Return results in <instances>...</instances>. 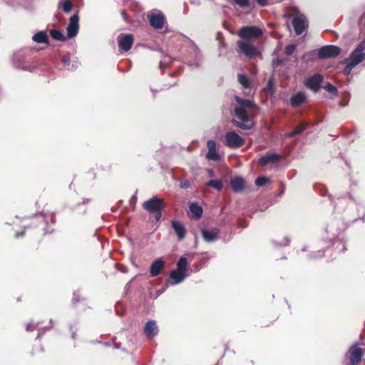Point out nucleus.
Listing matches in <instances>:
<instances>
[{"label": "nucleus", "mask_w": 365, "mask_h": 365, "mask_svg": "<svg viewBox=\"0 0 365 365\" xmlns=\"http://www.w3.org/2000/svg\"><path fill=\"white\" fill-rule=\"evenodd\" d=\"M235 101L239 104V107H236L234 109L235 115L236 118L240 119L241 121L232 119L231 123L237 128L243 130H250L255 125L254 122L250 119L247 108H255L257 109L258 107L249 99H242L239 96L235 97Z\"/></svg>", "instance_id": "1"}, {"label": "nucleus", "mask_w": 365, "mask_h": 365, "mask_svg": "<svg viewBox=\"0 0 365 365\" xmlns=\"http://www.w3.org/2000/svg\"><path fill=\"white\" fill-rule=\"evenodd\" d=\"M48 220L52 223H54L53 217L49 215H36L30 222L28 226L24 227V230L21 232H16L15 237L19 238L24 237L26 230H31L34 228H38L39 232L42 235H45L47 232H50V230L48 227Z\"/></svg>", "instance_id": "2"}, {"label": "nucleus", "mask_w": 365, "mask_h": 365, "mask_svg": "<svg viewBox=\"0 0 365 365\" xmlns=\"http://www.w3.org/2000/svg\"><path fill=\"white\" fill-rule=\"evenodd\" d=\"M142 206L149 213L154 214L155 221L158 222L162 217V210L165 207V203L163 198L153 196L144 202Z\"/></svg>", "instance_id": "3"}, {"label": "nucleus", "mask_w": 365, "mask_h": 365, "mask_svg": "<svg viewBox=\"0 0 365 365\" xmlns=\"http://www.w3.org/2000/svg\"><path fill=\"white\" fill-rule=\"evenodd\" d=\"M262 30L255 26H243L237 33L239 37L246 41L259 38L262 36Z\"/></svg>", "instance_id": "4"}, {"label": "nucleus", "mask_w": 365, "mask_h": 365, "mask_svg": "<svg viewBox=\"0 0 365 365\" xmlns=\"http://www.w3.org/2000/svg\"><path fill=\"white\" fill-rule=\"evenodd\" d=\"M225 145L230 148H239L244 145L245 140L235 131H230L225 135Z\"/></svg>", "instance_id": "5"}, {"label": "nucleus", "mask_w": 365, "mask_h": 365, "mask_svg": "<svg viewBox=\"0 0 365 365\" xmlns=\"http://www.w3.org/2000/svg\"><path fill=\"white\" fill-rule=\"evenodd\" d=\"M364 49L365 44L364 42H361L351 53L349 58L346 59L345 61H349L354 66L361 63L365 59V53L364 52Z\"/></svg>", "instance_id": "6"}, {"label": "nucleus", "mask_w": 365, "mask_h": 365, "mask_svg": "<svg viewBox=\"0 0 365 365\" xmlns=\"http://www.w3.org/2000/svg\"><path fill=\"white\" fill-rule=\"evenodd\" d=\"M237 45L240 51L249 58H255L260 54L257 48L250 42L238 41Z\"/></svg>", "instance_id": "7"}, {"label": "nucleus", "mask_w": 365, "mask_h": 365, "mask_svg": "<svg viewBox=\"0 0 365 365\" xmlns=\"http://www.w3.org/2000/svg\"><path fill=\"white\" fill-rule=\"evenodd\" d=\"M341 53V48L335 45H327L321 47L318 51L319 59H327L338 56Z\"/></svg>", "instance_id": "8"}, {"label": "nucleus", "mask_w": 365, "mask_h": 365, "mask_svg": "<svg viewBox=\"0 0 365 365\" xmlns=\"http://www.w3.org/2000/svg\"><path fill=\"white\" fill-rule=\"evenodd\" d=\"M66 30L68 38H73L78 34L79 31V16L77 14L70 17Z\"/></svg>", "instance_id": "9"}, {"label": "nucleus", "mask_w": 365, "mask_h": 365, "mask_svg": "<svg viewBox=\"0 0 365 365\" xmlns=\"http://www.w3.org/2000/svg\"><path fill=\"white\" fill-rule=\"evenodd\" d=\"M323 79L324 78L322 75L319 73H315L307 78L305 83V86L307 88L312 90V91L318 92L321 88Z\"/></svg>", "instance_id": "10"}, {"label": "nucleus", "mask_w": 365, "mask_h": 365, "mask_svg": "<svg viewBox=\"0 0 365 365\" xmlns=\"http://www.w3.org/2000/svg\"><path fill=\"white\" fill-rule=\"evenodd\" d=\"M148 19L150 26L154 29H161L163 28L165 22V16L163 13L151 14L148 16Z\"/></svg>", "instance_id": "11"}, {"label": "nucleus", "mask_w": 365, "mask_h": 365, "mask_svg": "<svg viewBox=\"0 0 365 365\" xmlns=\"http://www.w3.org/2000/svg\"><path fill=\"white\" fill-rule=\"evenodd\" d=\"M133 36L131 34H121L118 38L119 49L128 51L133 44Z\"/></svg>", "instance_id": "12"}, {"label": "nucleus", "mask_w": 365, "mask_h": 365, "mask_svg": "<svg viewBox=\"0 0 365 365\" xmlns=\"http://www.w3.org/2000/svg\"><path fill=\"white\" fill-rule=\"evenodd\" d=\"M143 332L148 339H153L158 333V328L155 320H148L145 324Z\"/></svg>", "instance_id": "13"}, {"label": "nucleus", "mask_w": 365, "mask_h": 365, "mask_svg": "<svg viewBox=\"0 0 365 365\" xmlns=\"http://www.w3.org/2000/svg\"><path fill=\"white\" fill-rule=\"evenodd\" d=\"M207 147L208 152L206 154V158L212 160H220L221 158L216 150V143L212 140H209L207 142Z\"/></svg>", "instance_id": "14"}, {"label": "nucleus", "mask_w": 365, "mask_h": 365, "mask_svg": "<svg viewBox=\"0 0 365 365\" xmlns=\"http://www.w3.org/2000/svg\"><path fill=\"white\" fill-rule=\"evenodd\" d=\"M292 23L297 35H301L307 27V24L301 16L294 17Z\"/></svg>", "instance_id": "15"}, {"label": "nucleus", "mask_w": 365, "mask_h": 365, "mask_svg": "<svg viewBox=\"0 0 365 365\" xmlns=\"http://www.w3.org/2000/svg\"><path fill=\"white\" fill-rule=\"evenodd\" d=\"M305 103H307V96L303 92H298L292 95L289 100L290 106L295 108H299Z\"/></svg>", "instance_id": "16"}, {"label": "nucleus", "mask_w": 365, "mask_h": 365, "mask_svg": "<svg viewBox=\"0 0 365 365\" xmlns=\"http://www.w3.org/2000/svg\"><path fill=\"white\" fill-rule=\"evenodd\" d=\"M165 267V262L162 259H155L150 267V274L151 277L158 276Z\"/></svg>", "instance_id": "17"}, {"label": "nucleus", "mask_w": 365, "mask_h": 365, "mask_svg": "<svg viewBox=\"0 0 365 365\" xmlns=\"http://www.w3.org/2000/svg\"><path fill=\"white\" fill-rule=\"evenodd\" d=\"M171 225L175 232L178 235V240H183L185 237L187 232L184 225L178 220H173Z\"/></svg>", "instance_id": "18"}, {"label": "nucleus", "mask_w": 365, "mask_h": 365, "mask_svg": "<svg viewBox=\"0 0 365 365\" xmlns=\"http://www.w3.org/2000/svg\"><path fill=\"white\" fill-rule=\"evenodd\" d=\"M281 158V156L277 153H271L267 154L266 155L262 156L259 160L258 163L261 166L267 165L269 163H274L278 162Z\"/></svg>", "instance_id": "19"}, {"label": "nucleus", "mask_w": 365, "mask_h": 365, "mask_svg": "<svg viewBox=\"0 0 365 365\" xmlns=\"http://www.w3.org/2000/svg\"><path fill=\"white\" fill-rule=\"evenodd\" d=\"M245 181L242 177H235L230 181V186L233 192H241L245 189Z\"/></svg>", "instance_id": "20"}, {"label": "nucleus", "mask_w": 365, "mask_h": 365, "mask_svg": "<svg viewBox=\"0 0 365 365\" xmlns=\"http://www.w3.org/2000/svg\"><path fill=\"white\" fill-rule=\"evenodd\" d=\"M219 232L220 231L217 228H213L212 230L203 229L201 230V234L205 241L210 242L217 238Z\"/></svg>", "instance_id": "21"}, {"label": "nucleus", "mask_w": 365, "mask_h": 365, "mask_svg": "<svg viewBox=\"0 0 365 365\" xmlns=\"http://www.w3.org/2000/svg\"><path fill=\"white\" fill-rule=\"evenodd\" d=\"M363 351L359 347L354 348L350 351L349 360L351 364H358L362 358Z\"/></svg>", "instance_id": "22"}, {"label": "nucleus", "mask_w": 365, "mask_h": 365, "mask_svg": "<svg viewBox=\"0 0 365 365\" xmlns=\"http://www.w3.org/2000/svg\"><path fill=\"white\" fill-rule=\"evenodd\" d=\"M186 277V274L180 272L177 269H174L170 272L169 280L173 281V284L180 283Z\"/></svg>", "instance_id": "23"}, {"label": "nucleus", "mask_w": 365, "mask_h": 365, "mask_svg": "<svg viewBox=\"0 0 365 365\" xmlns=\"http://www.w3.org/2000/svg\"><path fill=\"white\" fill-rule=\"evenodd\" d=\"M190 211L192 213V217L197 220L201 218L203 213L202 207L197 203L195 202L190 204Z\"/></svg>", "instance_id": "24"}, {"label": "nucleus", "mask_w": 365, "mask_h": 365, "mask_svg": "<svg viewBox=\"0 0 365 365\" xmlns=\"http://www.w3.org/2000/svg\"><path fill=\"white\" fill-rule=\"evenodd\" d=\"M32 40L36 43L48 44V37L46 32L43 31L36 33L33 36Z\"/></svg>", "instance_id": "25"}, {"label": "nucleus", "mask_w": 365, "mask_h": 365, "mask_svg": "<svg viewBox=\"0 0 365 365\" xmlns=\"http://www.w3.org/2000/svg\"><path fill=\"white\" fill-rule=\"evenodd\" d=\"M237 81L244 88H250L252 85V81L245 74L239 73Z\"/></svg>", "instance_id": "26"}, {"label": "nucleus", "mask_w": 365, "mask_h": 365, "mask_svg": "<svg viewBox=\"0 0 365 365\" xmlns=\"http://www.w3.org/2000/svg\"><path fill=\"white\" fill-rule=\"evenodd\" d=\"M308 125H309V123H302L297 125L295 127V128L293 130V131H292L287 134V137L293 138L295 135L301 134L304 130L307 129Z\"/></svg>", "instance_id": "27"}, {"label": "nucleus", "mask_w": 365, "mask_h": 365, "mask_svg": "<svg viewBox=\"0 0 365 365\" xmlns=\"http://www.w3.org/2000/svg\"><path fill=\"white\" fill-rule=\"evenodd\" d=\"M91 201V199L84 200L82 202L78 203L73 207V210L78 214H84L87 210V204Z\"/></svg>", "instance_id": "28"}, {"label": "nucleus", "mask_w": 365, "mask_h": 365, "mask_svg": "<svg viewBox=\"0 0 365 365\" xmlns=\"http://www.w3.org/2000/svg\"><path fill=\"white\" fill-rule=\"evenodd\" d=\"M187 267L188 264L187 259L184 257H181L177 262L176 269L186 274V272L187 271Z\"/></svg>", "instance_id": "29"}, {"label": "nucleus", "mask_w": 365, "mask_h": 365, "mask_svg": "<svg viewBox=\"0 0 365 365\" xmlns=\"http://www.w3.org/2000/svg\"><path fill=\"white\" fill-rule=\"evenodd\" d=\"M51 36L54 39L60 41H65L67 36H65L60 31L56 29H51L49 31Z\"/></svg>", "instance_id": "30"}, {"label": "nucleus", "mask_w": 365, "mask_h": 365, "mask_svg": "<svg viewBox=\"0 0 365 365\" xmlns=\"http://www.w3.org/2000/svg\"><path fill=\"white\" fill-rule=\"evenodd\" d=\"M206 185L212 187L217 191H221L223 187L222 182L220 180H210L206 183Z\"/></svg>", "instance_id": "31"}, {"label": "nucleus", "mask_w": 365, "mask_h": 365, "mask_svg": "<svg viewBox=\"0 0 365 365\" xmlns=\"http://www.w3.org/2000/svg\"><path fill=\"white\" fill-rule=\"evenodd\" d=\"M269 182H270L269 178L264 177V176H262V177H259V178H256L255 182V185L257 187H263Z\"/></svg>", "instance_id": "32"}, {"label": "nucleus", "mask_w": 365, "mask_h": 365, "mask_svg": "<svg viewBox=\"0 0 365 365\" xmlns=\"http://www.w3.org/2000/svg\"><path fill=\"white\" fill-rule=\"evenodd\" d=\"M73 6V3L70 0H65L62 3L61 9L64 12L68 13L71 11Z\"/></svg>", "instance_id": "33"}, {"label": "nucleus", "mask_w": 365, "mask_h": 365, "mask_svg": "<svg viewBox=\"0 0 365 365\" xmlns=\"http://www.w3.org/2000/svg\"><path fill=\"white\" fill-rule=\"evenodd\" d=\"M314 57L315 51H311L309 52L304 53L302 57V60L304 62H309L310 61H313Z\"/></svg>", "instance_id": "34"}, {"label": "nucleus", "mask_w": 365, "mask_h": 365, "mask_svg": "<svg viewBox=\"0 0 365 365\" xmlns=\"http://www.w3.org/2000/svg\"><path fill=\"white\" fill-rule=\"evenodd\" d=\"M324 89L328 91L329 93L333 94L334 96H337L338 95V91H337V88L333 86L332 84L328 83L325 86H324Z\"/></svg>", "instance_id": "35"}, {"label": "nucleus", "mask_w": 365, "mask_h": 365, "mask_svg": "<svg viewBox=\"0 0 365 365\" xmlns=\"http://www.w3.org/2000/svg\"><path fill=\"white\" fill-rule=\"evenodd\" d=\"M285 61H286L285 58H277L273 59L272 62L273 68H278L279 66L282 65Z\"/></svg>", "instance_id": "36"}, {"label": "nucleus", "mask_w": 365, "mask_h": 365, "mask_svg": "<svg viewBox=\"0 0 365 365\" xmlns=\"http://www.w3.org/2000/svg\"><path fill=\"white\" fill-rule=\"evenodd\" d=\"M296 50V46L294 44H289L285 47L284 52L286 55L291 56Z\"/></svg>", "instance_id": "37"}, {"label": "nucleus", "mask_w": 365, "mask_h": 365, "mask_svg": "<svg viewBox=\"0 0 365 365\" xmlns=\"http://www.w3.org/2000/svg\"><path fill=\"white\" fill-rule=\"evenodd\" d=\"M347 62V64L346 66V67L344 68L343 70V73L345 75V76H349L350 75L352 69L355 67L354 66H352L351 63H350L349 61H346Z\"/></svg>", "instance_id": "38"}, {"label": "nucleus", "mask_w": 365, "mask_h": 365, "mask_svg": "<svg viewBox=\"0 0 365 365\" xmlns=\"http://www.w3.org/2000/svg\"><path fill=\"white\" fill-rule=\"evenodd\" d=\"M235 3L240 7L245 8L249 6V0H234Z\"/></svg>", "instance_id": "39"}, {"label": "nucleus", "mask_w": 365, "mask_h": 365, "mask_svg": "<svg viewBox=\"0 0 365 365\" xmlns=\"http://www.w3.org/2000/svg\"><path fill=\"white\" fill-rule=\"evenodd\" d=\"M61 62L64 67L68 66L71 62V58L69 55H65L61 58Z\"/></svg>", "instance_id": "40"}, {"label": "nucleus", "mask_w": 365, "mask_h": 365, "mask_svg": "<svg viewBox=\"0 0 365 365\" xmlns=\"http://www.w3.org/2000/svg\"><path fill=\"white\" fill-rule=\"evenodd\" d=\"M43 351V349L41 347V345H34V347H33V351L31 352V355H34L35 354V352H38V351Z\"/></svg>", "instance_id": "41"}, {"label": "nucleus", "mask_w": 365, "mask_h": 365, "mask_svg": "<svg viewBox=\"0 0 365 365\" xmlns=\"http://www.w3.org/2000/svg\"><path fill=\"white\" fill-rule=\"evenodd\" d=\"M267 88L269 90V91H273L274 89V82L272 79H269L268 81V83H267Z\"/></svg>", "instance_id": "42"}, {"label": "nucleus", "mask_w": 365, "mask_h": 365, "mask_svg": "<svg viewBox=\"0 0 365 365\" xmlns=\"http://www.w3.org/2000/svg\"><path fill=\"white\" fill-rule=\"evenodd\" d=\"M255 1L261 6H265L267 5V0H255Z\"/></svg>", "instance_id": "43"}, {"label": "nucleus", "mask_w": 365, "mask_h": 365, "mask_svg": "<svg viewBox=\"0 0 365 365\" xmlns=\"http://www.w3.org/2000/svg\"><path fill=\"white\" fill-rule=\"evenodd\" d=\"M36 329V327L33 324H29L26 326V330L27 331H32Z\"/></svg>", "instance_id": "44"}, {"label": "nucleus", "mask_w": 365, "mask_h": 365, "mask_svg": "<svg viewBox=\"0 0 365 365\" xmlns=\"http://www.w3.org/2000/svg\"><path fill=\"white\" fill-rule=\"evenodd\" d=\"M209 174H210V176H213V175H214L213 170H209Z\"/></svg>", "instance_id": "45"}, {"label": "nucleus", "mask_w": 365, "mask_h": 365, "mask_svg": "<svg viewBox=\"0 0 365 365\" xmlns=\"http://www.w3.org/2000/svg\"><path fill=\"white\" fill-rule=\"evenodd\" d=\"M282 192H281V194L283 193V192L284 191V185L283 184H282Z\"/></svg>", "instance_id": "46"}, {"label": "nucleus", "mask_w": 365, "mask_h": 365, "mask_svg": "<svg viewBox=\"0 0 365 365\" xmlns=\"http://www.w3.org/2000/svg\"><path fill=\"white\" fill-rule=\"evenodd\" d=\"M285 16H287V17H289V16H291V14H286V15H285Z\"/></svg>", "instance_id": "47"}, {"label": "nucleus", "mask_w": 365, "mask_h": 365, "mask_svg": "<svg viewBox=\"0 0 365 365\" xmlns=\"http://www.w3.org/2000/svg\"><path fill=\"white\" fill-rule=\"evenodd\" d=\"M241 227H245L246 225H244V223H242V225H240Z\"/></svg>", "instance_id": "48"}, {"label": "nucleus", "mask_w": 365, "mask_h": 365, "mask_svg": "<svg viewBox=\"0 0 365 365\" xmlns=\"http://www.w3.org/2000/svg\"><path fill=\"white\" fill-rule=\"evenodd\" d=\"M241 227H245L246 225H244V223H242V225H240Z\"/></svg>", "instance_id": "49"}, {"label": "nucleus", "mask_w": 365, "mask_h": 365, "mask_svg": "<svg viewBox=\"0 0 365 365\" xmlns=\"http://www.w3.org/2000/svg\"><path fill=\"white\" fill-rule=\"evenodd\" d=\"M340 105H341V106H344V104H343L342 101H341V102H340Z\"/></svg>", "instance_id": "50"}, {"label": "nucleus", "mask_w": 365, "mask_h": 365, "mask_svg": "<svg viewBox=\"0 0 365 365\" xmlns=\"http://www.w3.org/2000/svg\"><path fill=\"white\" fill-rule=\"evenodd\" d=\"M125 11L123 12V16H125Z\"/></svg>", "instance_id": "51"}, {"label": "nucleus", "mask_w": 365, "mask_h": 365, "mask_svg": "<svg viewBox=\"0 0 365 365\" xmlns=\"http://www.w3.org/2000/svg\"><path fill=\"white\" fill-rule=\"evenodd\" d=\"M125 11L123 12V16H125Z\"/></svg>", "instance_id": "52"}, {"label": "nucleus", "mask_w": 365, "mask_h": 365, "mask_svg": "<svg viewBox=\"0 0 365 365\" xmlns=\"http://www.w3.org/2000/svg\"><path fill=\"white\" fill-rule=\"evenodd\" d=\"M350 365H358V364H351V363H350Z\"/></svg>", "instance_id": "53"}]
</instances>
